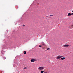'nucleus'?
I'll return each mask as SVG.
<instances>
[{
    "mask_svg": "<svg viewBox=\"0 0 73 73\" xmlns=\"http://www.w3.org/2000/svg\"><path fill=\"white\" fill-rule=\"evenodd\" d=\"M64 56H58L56 57V59H60L61 58H62V57H63Z\"/></svg>",
    "mask_w": 73,
    "mask_h": 73,
    "instance_id": "1",
    "label": "nucleus"
},
{
    "mask_svg": "<svg viewBox=\"0 0 73 73\" xmlns=\"http://www.w3.org/2000/svg\"><path fill=\"white\" fill-rule=\"evenodd\" d=\"M44 69V67H40L38 68V70H43Z\"/></svg>",
    "mask_w": 73,
    "mask_h": 73,
    "instance_id": "2",
    "label": "nucleus"
},
{
    "mask_svg": "<svg viewBox=\"0 0 73 73\" xmlns=\"http://www.w3.org/2000/svg\"><path fill=\"white\" fill-rule=\"evenodd\" d=\"M69 44H65L64 45L63 47L64 48H68V47H69Z\"/></svg>",
    "mask_w": 73,
    "mask_h": 73,
    "instance_id": "3",
    "label": "nucleus"
},
{
    "mask_svg": "<svg viewBox=\"0 0 73 73\" xmlns=\"http://www.w3.org/2000/svg\"><path fill=\"white\" fill-rule=\"evenodd\" d=\"M68 16H71V13H68Z\"/></svg>",
    "mask_w": 73,
    "mask_h": 73,
    "instance_id": "4",
    "label": "nucleus"
},
{
    "mask_svg": "<svg viewBox=\"0 0 73 73\" xmlns=\"http://www.w3.org/2000/svg\"><path fill=\"white\" fill-rule=\"evenodd\" d=\"M61 59L62 60H65V57L62 58H61Z\"/></svg>",
    "mask_w": 73,
    "mask_h": 73,
    "instance_id": "5",
    "label": "nucleus"
},
{
    "mask_svg": "<svg viewBox=\"0 0 73 73\" xmlns=\"http://www.w3.org/2000/svg\"><path fill=\"white\" fill-rule=\"evenodd\" d=\"M31 62H34V60H33V58L32 59H31Z\"/></svg>",
    "mask_w": 73,
    "mask_h": 73,
    "instance_id": "6",
    "label": "nucleus"
},
{
    "mask_svg": "<svg viewBox=\"0 0 73 73\" xmlns=\"http://www.w3.org/2000/svg\"><path fill=\"white\" fill-rule=\"evenodd\" d=\"M42 45H43V46H45V43H44L42 42Z\"/></svg>",
    "mask_w": 73,
    "mask_h": 73,
    "instance_id": "7",
    "label": "nucleus"
},
{
    "mask_svg": "<svg viewBox=\"0 0 73 73\" xmlns=\"http://www.w3.org/2000/svg\"><path fill=\"white\" fill-rule=\"evenodd\" d=\"M24 54H26V51H24Z\"/></svg>",
    "mask_w": 73,
    "mask_h": 73,
    "instance_id": "8",
    "label": "nucleus"
},
{
    "mask_svg": "<svg viewBox=\"0 0 73 73\" xmlns=\"http://www.w3.org/2000/svg\"><path fill=\"white\" fill-rule=\"evenodd\" d=\"M33 60H34V61H36V59H33Z\"/></svg>",
    "mask_w": 73,
    "mask_h": 73,
    "instance_id": "9",
    "label": "nucleus"
},
{
    "mask_svg": "<svg viewBox=\"0 0 73 73\" xmlns=\"http://www.w3.org/2000/svg\"><path fill=\"white\" fill-rule=\"evenodd\" d=\"M44 72V71H41V73H43Z\"/></svg>",
    "mask_w": 73,
    "mask_h": 73,
    "instance_id": "10",
    "label": "nucleus"
},
{
    "mask_svg": "<svg viewBox=\"0 0 73 73\" xmlns=\"http://www.w3.org/2000/svg\"><path fill=\"white\" fill-rule=\"evenodd\" d=\"M50 16H54L53 15H50Z\"/></svg>",
    "mask_w": 73,
    "mask_h": 73,
    "instance_id": "11",
    "label": "nucleus"
},
{
    "mask_svg": "<svg viewBox=\"0 0 73 73\" xmlns=\"http://www.w3.org/2000/svg\"><path fill=\"white\" fill-rule=\"evenodd\" d=\"M24 69H27V67H25L24 68Z\"/></svg>",
    "mask_w": 73,
    "mask_h": 73,
    "instance_id": "12",
    "label": "nucleus"
},
{
    "mask_svg": "<svg viewBox=\"0 0 73 73\" xmlns=\"http://www.w3.org/2000/svg\"><path fill=\"white\" fill-rule=\"evenodd\" d=\"M39 47H40V48H41V45H39Z\"/></svg>",
    "mask_w": 73,
    "mask_h": 73,
    "instance_id": "13",
    "label": "nucleus"
},
{
    "mask_svg": "<svg viewBox=\"0 0 73 73\" xmlns=\"http://www.w3.org/2000/svg\"><path fill=\"white\" fill-rule=\"evenodd\" d=\"M49 49H50V48H47V50H49Z\"/></svg>",
    "mask_w": 73,
    "mask_h": 73,
    "instance_id": "14",
    "label": "nucleus"
},
{
    "mask_svg": "<svg viewBox=\"0 0 73 73\" xmlns=\"http://www.w3.org/2000/svg\"><path fill=\"white\" fill-rule=\"evenodd\" d=\"M23 27H25V25H23Z\"/></svg>",
    "mask_w": 73,
    "mask_h": 73,
    "instance_id": "15",
    "label": "nucleus"
},
{
    "mask_svg": "<svg viewBox=\"0 0 73 73\" xmlns=\"http://www.w3.org/2000/svg\"><path fill=\"white\" fill-rule=\"evenodd\" d=\"M71 27H73V24L71 26Z\"/></svg>",
    "mask_w": 73,
    "mask_h": 73,
    "instance_id": "16",
    "label": "nucleus"
},
{
    "mask_svg": "<svg viewBox=\"0 0 73 73\" xmlns=\"http://www.w3.org/2000/svg\"><path fill=\"white\" fill-rule=\"evenodd\" d=\"M71 15H73V13H71Z\"/></svg>",
    "mask_w": 73,
    "mask_h": 73,
    "instance_id": "17",
    "label": "nucleus"
},
{
    "mask_svg": "<svg viewBox=\"0 0 73 73\" xmlns=\"http://www.w3.org/2000/svg\"><path fill=\"white\" fill-rule=\"evenodd\" d=\"M44 73H47V72H44Z\"/></svg>",
    "mask_w": 73,
    "mask_h": 73,
    "instance_id": "18",
    "label": "nucleus"
},
{
    "mask_svg": "<svg viewBox=\"0 0 73 73\" xmlns=\"http://www.w3.org/2000/svg\"><path fill=\"white\" fill-rule=\"evenodd\" d=\"M46 17H48V16H46Z\"/></svg>",
    "mask_w": 73,
    "mask_h": 73,
    "instance_id": "19",
    "label": "nucleus"
}]
</instances>
